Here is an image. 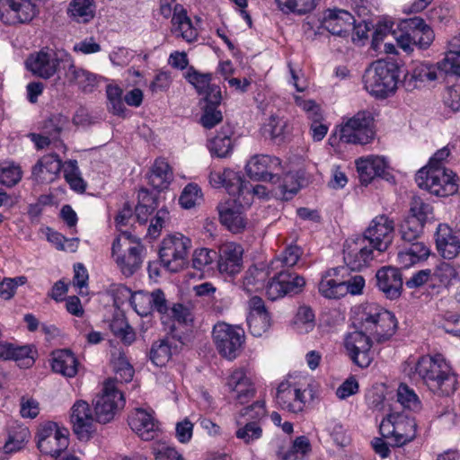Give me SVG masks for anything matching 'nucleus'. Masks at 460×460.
I'll use <instances>...</instances> for the list:
<instances>
[{
  "label": "nucleus",
  "instance_id": "f257e3e1",
  "mask_svg": "<svg viewBox=\"0 0 460 460\" xmlns=\"http://www.w3.org/2000/svg\"><path fill=\"white\" fill-rule=\"evenodd\" d=\"M356 310L359 330L347 333L343 344L352 362L365 368L374 359L373 341H388L395 332L397 321L391 312L374 303L364 304Z\"/></svg>",
  "mask_w": 460,
  "mask_h": 460
},
{
  "label": "nucleus",
  "instance_id": "72a5a7b5",
  "mask_svg": "<svg viewBox=\"0 0 460 460\" xmlns=\"http://www.w3.org/2000/svg\"><path fill=\"white\" fill-rule=\"evenodd\" d=\"M172 23L175 33H179L183 40L191 42L197 39L198 31L193 27L182 5L176 4L173 7Z\"/></svg>",
  "mask_w": 460,
  "mask_h": 460
},
{
  "label": "nucleus",
  "instance_id": "4468645a",
  "mask_svg": "<svg viewBox=\"0 0 460 460\" xmlns=\"http://www.w3.org/2000/svg\"><path fill=\"white\" fill-rule=\"evenodd\" d=\"M305 389L295 377L289 376L281 382L276 393V402L279 408L290 412H300L303 411L305 401Z\"/></svg>",
  "mask_w": 460,
  "mask_h": 460
},
{
  "label": "nucleus",
  "instance_id": "49530a36",
  "mask_svg": "<svg viewBox=\"0 0 460 460\" xmlns=\"http://www.w3.org/2000/svg\"><path fill=\"white\" fill-rule=\"evenodd\" d=\"M302 249L297 245L288 246L275 260L271 261V270H278L279 267H293L302 256Z\"/></svg>",
  "mask_w": 460,
  "mask_h": 460
},
{
  "label": "nucleus",
  "instance_id": "6e6552de",
  "mask_svg": "<svg viewBox=\"0 0 460 460\" xmlns=\"http://www.w3.org/2000/svg\"><path fill=\"white\" fill-rule=\"evenodd\" d=\"M379 431L391 445L402 447L415 438L417 424L412 417L402 412H392L382 420Z\"/></svg>",
  "mask_w": 460,
  "mask_h": 460
},
{
  "label": "nucleus",
  "instance_id": "6ab92c4d",
  "mask_svg": "<svg viewBox=\"0 0 460 460\" xmlns=\"http://www.w3.org/2000/svg\"><path fill=\"white\" fill-rule=\"evenodd\" d=\"M356 167L362 184L367 185L376 177L385 178L389 174V162L385 156L367 155L356 160Z\"/></svg>",
  "mask_w": 460,
  "mask_h": 460
},
{
  "label": "nucleus",
  "instance_id": "20e7f679",
  "mask_svg": "<svg viewBox=\"0 0 460 460\" xmlns=\"http://www.w3.org/2000/svg\"><path fill=\"white\" fill-rule=\"evenodd\" d=\"M93 410L88 420L101 424L111 422L125 407L126 400L116 380L106 379L101 392L93 399Z\"/></svg>",
  "mask_w": 460,
  "mask_h": 460
},
{
  "label": "nucleus",
  "instance_id": "09e8293b",
  "mask_svg": "<svg viewBox=\"0 0 460 460\" xmlns=\"http://www.w3.org/2000/svg\"><path fill=\"white\" fill-rule=\"evenodd\" d=\"M396 396L397 402L402 408L411 411H419L421 409V402L419 396L407 385L401 384L398 386Z\"/></svg>",
  "mask_w": 460,
  "mask_h": 460
},
{
  "label": "nucleus",
  "instance_id": "a19ab883",
  "mask_svg": "<svg viewBox=\"0 0 460 460\" xmlns=\"http://www.w3.org/2000/svg\"><path fill=\"white\" fill-rule=\"evenodd\" d=\"M111 362L115 373L111 379L116 380L117 386L119 387V385L132 380L134 369L123 353L113 354Z\"/></svg>",
  "mask_w": 460,
  "mask_h": 460
},
{
  "label": "nucleus",
  "instance_id": "5701e85b",
  "mask_svg": "<svg viewBox=\"0 0 460 460\" xmlns=\"http://www.w3.org/2000/svg\"><path fill=\"white\" fill-rule=\"evenodd\" d=\"M355 23L353 15L345 10H327L323 13L321 24L330 33L339 37H347Z\"/></svg>",
  "mask_w": 460,
  "mask_h": 460
},
{
  "label": "nucleus",
  "instance_id": "2f4dec72",
  "mask_svg": "<svg viewBox=\"0 0 460 460\" xmlns=\"http://www.w3.org/2000/svg\"><path fill=\"white\" fill-rule=\"evenodd\" d=\"M233 135V128L230 125H224L220 131L208 143L210 154L219 158L229 156L234 146V141L232 138Z\"/></svg>",
  "mask_w": 460,
  "mask_h": 460
},
{
  "label": "nucleus",
  "instance_id": "6e6d98bb",
  "mask_svg": "<svg viewBox=\"0 0 460 460\" xmlns=\"http://www.w3.org/2000/svg\"><path fill=\"white\" fill-rule=\"evenodd\" d=\"M111 330L112 333L121 340L125 344H131L135 339L136 334L133 328L128 323L125 318L117 317L111 323Z\"/></svg>",
  "mask_w": 460,
  "mask_h": 460
},
{
  "label": "nucleus",
  "instance_id": "a18cd8bd",
  "mask_svg": "<svg viewBox=\"0 0 460 460\" xmlns=\"http://www.w3.org/2000/svg\"><path fill=\"white\" fill-rule=\"evenodd\" d=\"M172 356V341L170 338L162 339L152 345L150 359L157 367L164 366Z\"/></svg>",
  "mask_w": 460,
  "mask_h": 460
},
{
  "label": "nucleus",
  "instance_id": "423d86ee",
  "mask_svg": "<svg viewBox=\"0 0 460 460\" xmlns=\"http://www.w3.org/2000/svg\"><path fill=\"white\" fill-rule=\"evenodd\" d=\"M191 247V239L181 233L175 232L165 235L159 246L161 264L170 272L182 270L188 264Z\"/></svg>",
  "mask_w": 460,
  "mask_h": 460
},
{
  "label": "nucleus",
  "instance_id": "c756f323",
  "mask_svg": "<svg viewBox=\"0 0 460 460\" xmlns=\"http://www.w3.org/2000/svg\"><path fill=\"white\" fill-rule=\"evenodd\" d=\"M62 169V161L58 155L49 154L42 156L32 168V177L38 183L54 181Z\"/></svg>",
  "mask_w": 460,
  "mask_h": 460
},
{
  "label": "nucleus",
  "instance_id": "79ce46f5",
  "mask_svg": "<svg viewBox=\"0 0 460 460\" xmlns=\"http://www.w3.org/2000/svg\"><path fill=\"white\" fill-rule=\"evenodd\" d=\"M289 132L290 125L288 120L278 115L270 116L264 126V133L276 143L282 142Z\"/></svg>",
  "mask_w": 460,
  "mask_h": 460
},
{
  "label": "nucleus",
  "instance_id": "c85d7f7f",
  "mask_svg": "<svg viewBox=\"0 0 460 460\" xmlns=\"http://www.w3.org/2000/svg\"><path fill=\"white\" fill-rule=\"evenodd\" d=\"M376 285L389 299L398 298L402 288V279L398 269L383 267L376 274Z\"/></svg>",
  "mask_w": 460,
  "mask_h": 460
},
{
  "label": "nucleus",
  "instance_id": "a878e982",
  "mask_svg": "<svg viewBox=\"0 0 460 460\" xmlns=\"http://www.w3.org/2000/svg\"><path fill=\"white\" fill-rule=\"evenodd\" d=\"M435 236L438 252L444 259L452 260L460 254V229L454 232L447 225L439 224Z\"/></svg>",
  "mask_w": 460,
  "mask_h": 460
},
{
  "label": "nucleus",
  "instance_id": "69168bd1",
  "mask_svg": "<svg viewBox=\"0 0 460 460\" xmlns=\"http://www.w3.org/2000/svg\"><path fill=\"white\" fill-rule=\"evenodd\" d=\"M432 274L436 279L446 286L451 285L458 278V271L456 268L447 262L438 265Z\"/></svg>",
  "mask_w": 460,
  "mask_h": 460
},
{
  "label": "nucleus",
  "instance_id": "3c124183",
  "mask_svg": "<svg viewBox=\"0 0 460 460\" xmlns=\"http://www.w3.org/2000/svg\"><path fill=\"white\" fill-rule=\"evenodd\" d=\"M423 224L418 222L412 217L407 216L399 227L401 238L410 243H416L423 231Z\"/></svg>",
  "mask_w": 460,
  "mask_h": 460
},
{
  "label": "nucleus",
  "instance_id": "dca6fc26",
  "mask_svg": "<svg viewBox=\"0 0 460 460\" xmlns=\"http://www.w3.org/2000/svg\"><path fill=\"white\" fill-rule=\"evenodd\" d=\"M37 13L31 0H0V20L5 24L29 22Z\"/></svg>",
  "mask_w": 460,
  "mask_h": 460
},
{
  "label": "nucleus",
  "instance_id": "aec40b11",
  "mask_svg": "<svg viewBox=\"0 0 460 460\" xmlns=\"http://www.w3.org/2000/svg\"><path fill=\"white\" fill-rule=\"evenodd\" d=\"M208 179L213 187H224L232 196H236V193L242 194L250 191L241 173L229 168H225L222 171L212 168Z\"/></svg>",
  "mask_w": 460,
  "mask_h": 460
},
{
  "label": "nucleus",
  "instance_id": "7ed1b4c3",
  "mask_svg": "<svg viewBox=\"0 0 460 460\" xmlns=\"http://www.w3.org/2000/svg\"><path fill=\"white\" fill-rule=\"evenodd\" d=\"M400 68L394 62L377 60L365 72L364 86L367 92L377 99H385L397 89Z\"/></svg>",
  "mask_w": 460,
  "mask_h": 460
},
{
  "label": "nucleus",
  "instance_id": "603ef678",
  "mask_svg": "<svg viewBox=\"0 0 460 460\" xmlns=\"http://www.w3.org/2000/svg\"><path fill=\"white\" fill-rule=\"evenodd\" d=\"M408 217H412L418 222L425 225L433 217V208L420 197H415L411 201Z\"/></svg>",
  "mask_w": 460,
  "mask_h": 460
},
{
  "label": "nucleus",
  "instance_id": "393cba45",
  "mask_svg": "<svg viewBox=\"0 0 460 460\" xmlns=\"http://www.w3.org/2000/svg\"><path fill=\"white\" fill-rule=\"evenodd\" d=\"M243 250L235 243H226L219 248L218 270L228 276L238 274L243 268Z\"/></svg>",
  "mask_w": 460,
  "mask_h": 460
},
{
  "label": "nucleus",
  "instance_id": "c03bdc74",
  "mask_svg": "<svg viewBox=\"0 0 460 460\" xmlns=\"http://www.w3.org/2000/svg\"><path fill=\"white\" fill-rule=\"evenodd\" d=\"M138 204L135 209V217L140 223H146L148 217L156 208V201L155 197L147 190H142L138 193Z\"/></svg>",
  "mask_w": 460,
  "mask_h": 460
},
{
  "label": "nucleus",
  "instance_id": "8fccbe9b",
  "mask_svg": "<svg viewBox=\"0 0 460 460\" xmlns=\"http://www.w3.org/2000/svg\"><path fill=\"white\" fill-rule=\"evenodd\" d=\"M295 330L299 333H308L314 328V314L313 310L302 305L298 308L293 321Z\"/></svg>",
  "mask_w": 460,
  "mask_h": 460
},
{
  "label": "nucleus",
  "instance_id": "f3484780",
  "mask_svg": "<svg viewBox=\"0 0 460 460\" xmlns=\"http://www.w3.org/2000/svg\"><path fill=\"white\" fill-rule=\"evenodd\" d=\"M245 169L251 179L271 183L279 181L280 161L278 157L267 155H254L249 160Z\"/></svg>",
  "mask_w": 460,
  "mask_h": 460
},
{
  "label": "nucleus",
  "instance_id": "f03ea898",
  "mask_svg": "<svg viewBox=\"0 0 460 460\" xmlns=\"http://www.w3.org/2000/svg\"><path fill=\"white\" fill-rule=\"evenodd\" d=\"M414 378H420L434 394L450 395L456 389L457 377L441 354L423 356L414 367Z\"/></svg>",
  "mask_w": 460,
  "mask_h": 460
},
{
  "label": "nucleus",
  "instance_id": "a211bd4d",
  "mask_svg": "<svg viewBox=\"0 0 460 460\" xmlns=\"http://www.w3.org/2000/svg\"><path fill=\"white\" fill-rule=\"evenodd\" d=\"M130 429L145 441L156 438L160 433V424L152 410L136 408L128 415Z\"/></svg>",
  "mask_w": 460,
  "mask_h": 460
},
{
  "label": "nucleus",
  "instance_id": "e433bc0d",
  "mask_svg": "<svg viewBox=\"0 0 460 460\" xmlns=\"http://www.w3.org/2000/svg\"><path fill=\"white\" fill-rule=\"evenodd\" d=\"M173 175L167 162L163 159L155 160L148 176L149 183L156 190H163L169 187Z\"/></svg>",
  "mask_w": 460,
  "mask_h": 460
},
{
  "label": "nucleus",
  "instance_id": "1a4fd4ad",
  "mask_svg": "<svg viewBox=\"0 0 460 460\" xmlns=\"http://www.w3.org/2000/svg\"><path fill=\"white\" fill-rule=\"evenodd\" d=\"M212 334L221 356L234 359L240 354L245 337L243 328L221 322L214 325Z\"/></svg>",
  "mask_w": 460,
  "mask_h": 460
},
{
  "label": "nucleus",
  "instance_id": "de8ad7c7",
  "mask_svg": "<svg viewBox=\"0 0 460 460\" xmlns=\"http://www.w3.org/2000/svg\"><path fill=\"white\" fill-rule=\"evenodd\" d=\"M438 63L432 65L429 63L419 62L413 65L410 72L411 79L420 83H429L438 78Z\"/></svg>",
  "mask_w": 460,
  "mask_h": 460
},
{
  "label": "nucleus",
  "instance_id": "473e14b6",
  "mask_svg": "<svg viewBox=\"0 0 460 460\" xmlns=\"http://www.w3.org/2000/svg\"><path fill=\"white\" fill-rule=\"evenodd\" d=\"M429 253V248L424 243H410L408 247L399 251L397 254V262L402 268L408 269L427 260Z\"/></svg>",
  "mask_w": 460,
  "mask_h": 460
},
{
  "label": "nucleus",
  "instance_id": "052dcab7",
  "mask_svg": "<svg viewBox=\"0 0 460 460\" xmlns=\"http://www.w3.org/2000/svg\"><path fill=\"white\" fill-rule=\"evenodd\" d=\"M267 411L265 402L262 400L256 401L252 405L243 408L235 418L243 419L247 417L248 421H258L265 418Z\"/></svg>",
  "mask_w": 460,
  "mask_h": 460
},
{
  "label": "nucleus",
  "instance_id": "2eb2a0df",
  "mask_svg": "<svg viewBox=\"0 0 460 460\" xmlns=\"http://www.w3.org/2000/svg\"><path fill=\"white\" fill-rule=\"evenodd\" d=\"M305 285V279L295 273L280 270L267 283L266 294L270 300H276L288 294H297Z\"/></svg>",
  "mask_w": 460,
  "mask_h": 460
},
{
  "label": "nucleus",
  "instance_id": "e2e57ef3",
  "mask_svg": "<svg viewBox=\"0 0 460 460\" xmlns=\"http://www.w3.org/2000/svg\"><path fill=\"white\" fill-rule=\"evenodd\" d=\"M438 69L445 74L460 75V52L449 50L445 58L438 62Z\"/></svg>",
  "mask_w": 460,
  "mask_h": 460
},
{
  "label": "nucleus",
  "instance_id": "774afa93",
  "mask_svg": "<svg viewBox=\"0 0 460 460\" xmlns=\"http://www.w3.org/2000/svg\"><path fill=\"white\" fill-rule=\"evenodd\" d=\"M186 78L188 82L194 86L199 94L205 93L206 91L208 92V88L211 84L210 74H200L192 68L188 71Z\"/></svg>",
  "mask_w": 460,
  "mask_h": 460
},
{
  "label": "nucleus",
  "instance_id": "f8f14e48",
  "mask_svg": "<svg viewBox=\"0 0 460 460\" xmlns=\"http://www.w3.org/2000/svg\"><path fill=\"white\" fill-rule=\"evenodd\" d=\"M374 250L363 235L349 237L343 243V261L351 270H360L373 261Z\"/></svg>",
  "mask_w": 460,
  "mask_h": 460
},
{
  "label": "nucleus",
  "instance_id": "7c9ffc66",
  "mask_svg": "<svg viewBox=\"0 0 460 460\" xmlns=\"http://www.w3.org/2000/svg\"><path fill=\"white\" fill-rule=\"evenodd\" d=\"M344 268H332L326 271L319 283V292L326 298L336 299L347 295L344 280L339 278Z\"/></svg>",
  "mask_w": 460,
  "mask_h": 460
},
{
  "label": "nucleus",
  "instance_id": "cd10ccee",
  "mask_svg": "<svg viewBox=\"0 0 460 460\" xmlns=\"http://www.w3.org/2000/svg\"><path fill=\"white\" fill-rule=\"evenodd\" d=\"M59 58L53 50H41L26 60L27 68L42 78L51 77L58 70Z\"/></svg>",
  "mask_w": 460,
  "mask_h": 460
},
{
  "label": "nucleus",
  "instance_id": "ddd939ff",
  "mask_svg": "<svg viewBox=\"0 0 460 460\" xmlns=\"http://www.w3.org/2000/svg\"><path fill=\"white\" fill-rule=\"evenodd\" d=\"M394 230V220L387 215L381 214L370 221L363 236L369 240L376 251L385 252L393 243Z\"/></svg>",
  "mask_w": 460,
  "mask_h": 460
},
{
  "label": "nucleus",
  "instance_id": "13d9d810",
  "mask_svg": "<svg viewBox=\"0 0 460 460\" xmlns=\"http://www.w3.org/2000/svg\"><path fill=\"white\" fill-rule=\"evenodd\" d=\"M277 185L275 194L283 199H291L298 190L299 185L295 176L292 173H287L279 181L273 182Z\"/></svg>",
  "mask_w": 460,
  "mask_h": 460
},
{
  "label": "nucleus",
  "instance_id": "9d476101",
  "mask_svg": "<svg viewBox=\"0 0 460 460\" xmlns=\"http://www.w3.org/2000/svg\"><path fill=\"white\" fill-rule=\"evenodd\" d=\"M339 134L341 141L344 143H369L375 136L372 115L367 111L358 112L340 126Z\"/></svg>",
  "mask_w": 460,
  "mask_h": 460
},
{
  "label": "nucleus",
  "instance_id": "0e129e2a",
  "mask_svg": "<svg viewBox=\"0 0 460 460\" xmlns=\"http://www.w3.org/2000/svg\"><path fill=\"white\" fill-rule=\"evenodd\" d=\"M247 323L250 332L254 337H261L264 334L270 326V314H261L255 316H247Z\"/></svg>",
  "mask_w": 460,
  "mask_h": 460
},
{
  "label": "nucleus",
  "instance_id": "338daca9",
  "mask_svg": "<svg viewBox=\"0 0 460 460\" xmlns=\"http://www.w3.org/2000/svg\"><path fill=\"white\" fill-rule=\"evenodd\" d=\"M217 257V252L213 250L208 248L196 249L192 254V266L196 270H203L210 265Z\"/></svg>",
  "mask_w": 460,
  "mask_h": 460
},
{
  "label": "nucleus",
  "instance_id": "39448f33",
  "mask_svg": "<svg viewBox=\"0 0 460 460\" xmlns=\"http://www.w3.org/2000/svg\"><path fill=\"white\" fill-rule=\"evenodd\" d=\"M144 252V246L128 232H123L112 243V257L126 277L132 276L140 268Z\"/></svg>",
  "mask_w": 460,
  "mask_h": 460
},
{
  "label": "nucleus",
  "instance_id": "0eeeda50",
  "mask_svg": "<svg viewBox=\"0 0 460 460\" xmlns=\"http://www.w3.org/2000/svg\"><path fill=\"white\" fill-rule=\"evenodd\" d=\"M415 181L420 189L439 197H447L457 191L458 178L446 167L421 168Z\"/></svg>",
  "mask_w": 460,
  "mask_h": 460
},
{
  "label": "nucleus",
  "instance_id": "412c9836",
  "mask_svg": "<svg viewBox=\"0 0 460 460\" xmlns=\"http://www.w3.org/2000/svg\"><path fill=\"white\" fill-rule=\"evenodd\" d=\"M226 386L240 404L248 402L255 395L254 385L243 368H236L229 375Z\"/></svg>",
  "mask_w": 460,
  "mask_h": 460
},
{
  "label": "nucleus",
  "instance_id": "58836bf2",
  "mask_svg": "<svg viewBox=\"0 0 460 460\" xmlns=\"http://www.w3.org/2000/svg\"><path fill=\"white\" fill-rule=\"evenodd\" d=\"M235 423L237 426L235 437L246 445L254 443L263 435V429L261 423L258 421H247L243 423L241 419L235 418Z\"/></svg>",
  "mask_w": 460,
  "mask_h": 460
},
{
  "label": "nucleus",
  "instance_id": "9b49d317",
  "mask_svg": "<svg viewBox=\"0 0 460 460\" xmlns=\"http://www.w3.org/2000/svg\"><path fill=\"white\" fill-rule=\"evenodd\" d=\"M68 435L67 429L60 428L56 422L47 421L40 426L37 432V447L42 454L57 458L67 448Z\"/></svg>",
  "mask_w": 460,
  "mask_h": 460
},
{
  "label": "nucleus",
  "instance_id": "4be33fe9",
  "mask_svg": "<svg viewBox=\"0 0 460 460\" xmlns=\"http://www.w3.org/2000/svg\"><path fill=\"white\" fill-rule=\"evenodd\" d=\"M164 307V312H160V319L165 331L172 334V337H176V334H174L176 323L189 324L193 322L194 315L190 305L180 303L168 305L165 300Z\"/></svg>",
  "mask_w": 460,
  "mask_h": 460
},
{
  "label": "nucleus",
  "instance_id": "4d7b16f0",
  "mask_svg": "<svg viewBox=\"0 0 460 460\" xmlns=\"http://www.w3.org/2000/svg\"><path fill=\"white\" fill-rule=\"evenodd\" d=\"M106 93L110 109L112 111L113 114L125 117L127 109L123 102L122 89L118 85L108 84Z\"/></svg>",
  "mask_w": 460,
  "mask_h": 460
},
{
  "label": "nucleus",
  "instance_id": "bb28decb",
  "mask_svg": "<svg viewBox=\"0 0 460 460\" xmlns=\"http://www.w3.org/2000/svg\"><path fill=\"white\" fill-rule=\"evenodd\" d=\"M165 296L163 291L157 289L152 293L138 291L130 296V304L136 313L141 316H146L153 310L164 312Z\"/></svg>",
  "mask_w": 460,
  "mask_h": 460
},
{
  "label": "nucleus",
  "instance_id": "864d4df0",
  "mask_svg": "<svg viewBox=\"0 0 460 460\" xmlns=\"http://www.w3.org/2000/svg\"><path fill=\"white\" fill-rule=\"evenodd\" d=\"M31 437V432L28 428L19 426L9 432L8 439L5 442V452L11 453L22 448L25 443L28 442Z\"/></svg>",
  "mask_w": 460,
  "mask_h": 460
},
{
  "label": "nucleus",
  "instance_id": "680f3d73",
  "mask_svg": "<svg viewBox=\"0 0 460 460\" xmlns=\"http://www.w3.org/2000/svg\"><path fill=\"white\" fill-rule=\"evenodd\" d=\"M170 220V214L166 208L159 209L155 216L151 219L150 225L147 228L146 236L151 239H156L161 231L168 224Z\"/></svg>",
  "mask_w": 460,
  "mask_h": 460
},
{
  "label": "nucleus",
  "instance_id": "c9c22d12",
  "mask_svg": "<svg viewBox=\"0 0 460 460\" xmlns=\"http://www.w3.org/2000/svg\"><path fill=\"white\" fill-rule=\"evenodd\" d=\"M51 361V367L56 373L67 377H73L77 373V359L69 349L54 351Z\"/></svg>",
  "mask_w": 460,
  "mask_h": 460
},
{
  "label": "nucleus",
  "instance_id": "5fc2aeb1",
  "mask_svg": "<svg viewBox=\"0 0 460 460\" xmlns=\"http://www.w3.org/2000/svg\"><path fill=\"white\" fill-rule=\"evenodd\" d=\"M22 179V170L12 161H4L0 164V183L13 187Z\"/></svg>",
  "mask_w": 460,
  "mask_h": 460
},
{
  "label": "nucleus",
  "instance_id": "4c0bfd02",
  "mask_svg": "<svg viewBox=\"0 0 460 460\" xmlns=\"http://www.w3.org/2000/svg\"><path fill=\"white\" fill-rule=\"evenodd\" d=\"M270 265L269 267L252 266L245 272L243 286L247 292H256L266 288V280L270 276Z\"/></svg>",
  "mask_w": 460,
  "mask_h": 460
},
{
  "label": "nucleus",
  "instance_id": "f704fd0d",
  "mask_svg": "<svg viewBox=\"0 0 460 460\" xmlns=\"http://www.w3.org/2000/svg\"><path fill=\"white\" fill-rule=\"evenodd\" d=\"M406 27L411 31L414 45L426 49L433 42L435 35L433 30L420 17L410 19Z\"/></svg>",
  "mask_w": 460,
  "mask_h": 460
},
{
  "label": "nucleus",
  "instance_id": "bf43d9fd",
  "mask_svg": "<svg viewBox=\"0 0 460 460\" xmlns=\"http://www.w3.org/2000/svg\"><path fill=\"white\" fill-rule=\"evenodd\" d=\"M202 193L197 184L190 183L182 190L179 203L183 208L190 209L200 202Z\"/></svg>",
  "mask_w": 460,
  "mask_h": 460
},
{
  "label": "nucleus",
  "instance_id": "b1692460",
  "mask_svg": "<svg viewBox=\"0 0 460 460\" xmlns=\"http://www.w3.org/2000/svg\"><path fill=\"white\" fill-rule=\"evenodd\" d=\"M234 200H228L218 205L219 219L228 230L233 233H240L246 226V219L243 216V202L238 203L237 196Z\"/></svg>",
  "mask_w": 460,
  "mask_h": 460
},
{
  "label": "nucleus",
  "instance_id": "37998d69",
  "mask_svg": "<svg viewBox=\"0 0 460 460\" xmlns=\"http://www.w3.org/2000/svg\"><path fill=\"white\" fill-rule=\"evenodd\" d=\"M284 13L305 14L315 9L319 0H276Z\"/></svg>",
  "mask_w": 460,
  "mask_h": 460
},
{
  "label": "nucleus",
  "instance_id": "ea45409f",
  "mask_svg": "<svg viewBox=\"0 0 460 460\" xmlns=\"http://www.w3.org/2000/svg\"><path fill=\"white\" fill-rule=\"evenodd\" d=\"M70 423L79 439L86 437V401L78 400L71 408Z\"/></svg>",
  "mask_w": 460,
  "mask_h": 460
}]
</instances>
